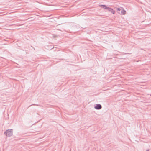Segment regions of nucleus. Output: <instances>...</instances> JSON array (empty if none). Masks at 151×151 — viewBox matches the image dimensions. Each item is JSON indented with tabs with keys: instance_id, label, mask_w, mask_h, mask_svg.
<instances>
[{
	"instance_id": "obj_1",
	"label": "nucleus",
	"mask_w": 151,
	"mask_h": 151,
	"mask_svg": "<svg viewBox=\"0 0 151 151\" xmlns=\"http://www.w3.org/2000/svg\"><path fill=\"white\" fill-rule=\"evenodd\" d=\"M4 134H6V136L9 137L12 136L13 135V129H11L6 130V131L4 132Z\"/></svg>"
},
{
	"instance_id": "obj_7",
	"label": "nucleus",
	"mask_w": 151,
	"mask_h": 151,
	"mask_svg": "<svg viewBox=\"0 0 151 151\" xmlns=\"http://www.w3.org/2000/svg\"><path fill=\"white\" fill-rule=\"evenodd\" d=\"M32 105H36V106H38V105L36 104H34L31 105L30 106H32Z\"/></svg>"
},
{
	"instance_id": "obj_5",
	"label": "nucleus",
	"mask_w": 151,
	"mask_h": 151,
	"mask_svg": "<svg viewBox=\"0 0 151 151\" xmlns=\"http://www.w3.org/2000/svg\"><path fill=\"white\" fill-rule=\"evenodd\" d=\"M99 6L102 7L104 9H106L108 7H106V6L105 5H99Z\"/></svg>"
},
{
	"instance_id": "obj_4",
	"label": "nucleus",
	"mask_w": 151,
	"mask_h": 151,
	"mask_svg": "<svg viewBox=\"0 0 151 151\" xmlns=\"http://www.w3.org/2000/svg\"><path fill=\"white\" fill-rule=\"evenodd\" d=\"M121 14L122 15H124L126 13V11L124 10V8H121Z\"/></svg>"
},
{
	"instance_id": "obj_2",
	"label": "nucleus",
	"mask_w": 151,
	"mask_h": 151,
	"mask_svg": "<svg viewBox=\"0 0 151 151\" xmlns=\"http://www.w3.org/2000/svg\"><path fill=\"white\" fill-rule=\"evenodd\" d=\"M95 109L97 110H99L101 109V105L99 104H97L96 106L94 107Z\"/></svg>"
},
{
	"instance_id": "obj_6",
	"label": "nucleus",
	"mask_w": 151,
	"mask_h": 151,
	"mask_svg": "<svg viewBox=\"0 0 151 151\" xmlns=\"http://www.w3.org/2000/svg\"><path fill=\"white\" fill-rule=\"evenodd\" d=\"M121 10V8H118L117 9V10L118 11H120Z\"/></svg>"
},
{
	"instance_id": "obj_8",
	"label": "nucleus",
	"mask_w": 151,
	"mask_h": 151,
	"mask_svg": "<svg viewBox=\"0 0 151 151\" xmlns=\"http://www.w3.org/2000/svg\"><path fill=\"white\" fill-rule=\"evenodd\" d=\"M146 151H149V150H146Z\"/></svg>"
},
{
	"instance_id": "obj_3",
	"label": "nucleus",
	"mask_w": 151,
	"mask_h": 151,
	"mask_svg": "<svg viewBox=\"0 0 151 151\" xmlns=\"http://www.w3.org/2000/svg\"><path fill=\"white\" fill-rule=\"evenodd\" d=\"M107 10L109 12H111L113 14H114L115 13V11L113 10V9L108 7Z\"/></svg>"
}]
</instances>
